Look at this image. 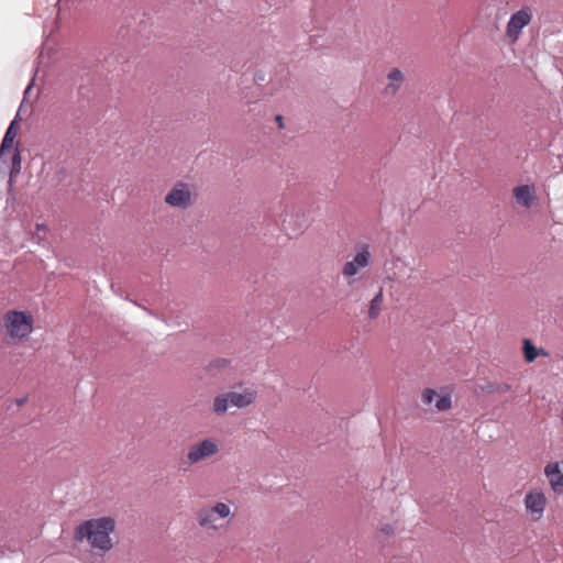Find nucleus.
I'll use <instances>...</instances> for the list:
<instances>
[{"instance_id":"21","label":"nucleus","mask_w":563,"mask_h":563,"mask_svg":"<svg viewBox=\"0 0 563 563\" xmlns=\"http://www.w3.org/2000/svg\"><path fill=\"white\" fill-rule=\"evenodd\" d=\"M58 29V25L57 23H54L53 27L49 31V35L45 38L44 43H43V51H51L52 49V46H51V43L52 44H55L53 41L49 40V36L54 33L55 30Z\"/></svg>"},{"instance_id":"3","label":"nucleus","mask_w":563,"mask_h":563,"mask_svg":"<svg viewBox=\"0 0 563 563\" xmlns=\"http://www.w3.org/2000/svg\"><path fill=\"white\" fill-rule=\"evenodd\" d=\"M219 452V443L213 438H205L189 445L187 453L181 460L184 465H194L206 461Z\"/></svg>"},{"instance_id":"6","label":"nucleus","mask_w":563,"mask_h":563,"mask_svg":"<svg viewBox=\"0 0 563 563\" xmlns=\"http://www.w3.org/2000/svg\"><path fill=\"white\" fill-rule=\"evenodd\" d=\"M372 254L367 244L356 246V254L351 261H347L342 267V275L352 285L353 277L363 268L371 264Z\"/></svg>"},{"instance_id":"9","label":"nucleus","mask_w":563,"mask_h":563,"mask_svg":"<svg viewBox=\"0 0 563 563\" xmlns=\"http://www.w3.org/2000/svg\"><path fill=\"white\" fill-rule=\"evenodd\" d=\"M527 511L531 515L533 520H539L547 506L545 495L539 489L528 492L523 499Z\"/></svg>"},{"instance_id":"15","label":"nucleus","mask_w":563,"mask_h":563,"mask_svg":"<svg viewBox=\"0 0 563 563\" xmlns=\"http://www.w3.org/2000/svg\"><path fill=\"white\" fill-rule=\"evenodd\" d=\"M404 75L398 68H393L387 74L388 85L384 89V93L387 96H394L397 93L404 82Z\"/></svg>"},{"instance_id":"11","label":"nucleus","mask_w":563,"mask_h":563,"mask_svg":"<svg viewBox=\"0 0 563 563\" xmlns=\"http://www.w3.org/2000/svg\"><path fill=\"white\" fill-rule=\"evenodd\" d=\"M544 475L547 476L551 489L555 494L563 493V461L550 462L544 467Z\"/></svg>"},{"instance_id":"5","label":"nucleus","mask_w":563,"mask_h":563,"mask_svg":"<svg viewBox=\"0 0 563 563\" xmlns=\"http://www.w3.org/2000/svg\"><path fill=\"white\" fill-rule=\"evenodd\" d=\"M35 86V71L33 73V75L31 76V79H30V82L29 85L26 86L25 90H24V97H23V100L18 109V112L14 117V119L11 121L9 128L7 129L5 131V134L3 136V140L1 142V145H0V165L1 164H7V161L3 159V156H4V153L7 150L11 148L13 146V142H14V139L18 134V129H19V121L22 120V113H23V109H24V103H25V100L27 98V96L30 95L32 88Z\"/></svg>"},{"instance_id":"12","label":"nucleus","mask_w":563,"mask_h":563,"mask_svg":"<svg viewBox=\"0 0 563 563\" xmlns=\"http://www.w3.org/2000/svg\"><path fill=\"white\" fill-rule=\"evenodd\" d=\"M512 195L518 205L529 209L537 201L536 188L532 185H520L512 189Z\"/></svg>"},{"instance_id":"25","label":"nucleus","mask_w":563,"mask_h":563,"mask_svg":"<svg viewBox=\"0 0 563 563\" xmlns=\"http://www.w3.org/2000/svg\"><path fill=\"white\" fill-rule=\"evenodd\" d=\"M276 121H277V123H279V128H283V117L276 115Z\"/></svg>"},{"instance_id":"19","label":"nucleus","mask_w":563,"mask_h":563,"mask_svg":"<svg viewBox=\"0 0 563 563\" xmlns=\"http://www.w3.org/2000/svg\"><path fill=\"white\" fill-rule=\"evenodd\" d=\"M230 365V361L224 357H216L209 362L206 366V371L211 375H216L217 373L228 368Z\"/></svg>"},{"instance_id":"17","label":"nucleus","mask_w":563,"mask_h":563,"mask_svg":"<svg viewBox=\"0 0 563 563\" xmlns=\"http://www.w3.org/2000/svg\"><path fill=\"white\" fill-rule=\"evenodd\" d=\"M523 353L527 362H533L539 355H548V353L540 349L538 350L529 339L523 340Z\"/></svg>"},{"instance_id":"4","label":"nucleus","mask_w":563,"mask_h":563,"mask_svg":"<svg viewBox=\"0 0 563 563\" xmlns=\"http://www.w3.org/2000/svg\"><path fill=\"white\" fill-rule=\"evenodd\" d=\"M4 325L11 338L23 339L33 330V317L31 313L11 310L4 314Z\"/></svg>"},{"instance_id":"22","label":"nucleus","mask_w":563,"mask_h":563,"mask_svg":"<svg viewBox=\"0 0 563 563\" xmlns=\"http://www.w3.org/2000/svg\"><path fill=\"white\" fill-rule=\"evenodd\" d=\"M26 400H27V398H26V397H21V398H18V399L15 400V404H16V406H19V407H20V406H23V405L26 402Z\"/></svg>"},{"instance_id":"24","label":"nucleus","mask_w":563,"mask_h":563,"mask_svg":"<svg viewBox=\"0 0 563 563\" xmlns=\"http://www.w3.org/2000/svg\"><path fill=\"white\" fill-rule=\"evenodd\" d=\"M391 563H409V561L400 558V559H395Z\"/></svg>"},{"instance_id":"14","label":"nucleus","mask_w":563,"mask_h":563,"mask_svg":"<svg viewBox=\"0 0 563 563\" xmlns=\"http://www.w3.org/2000/svg\"><path fill=\"white\" fill-rule=\"evenodd\" d=\"M421 400H422V402L424 405H428V406L431 405L435 400L434 407L439 411L448 410L452 406V400H451V396L450 395L439 396L437 394V391L434 389H431V388H427L422 393Z\"/></svg>"},{"instance_id":"18","label":"nucleus","mask_w":563,"mask_h":563,"mask_svg":"<svg viewBox=\"0 0 563 563\" xmlns=\"http://www.w3.org/2000/svg\"><path fill=\"white\" fill-rule=\"evenodd\" d=\"M231 407L228 393L218 395L213 399L212 409L217 415H223Z\"/></svg>"},{"instance_id":"8","label":"nucleus","mask_w":563,"mask_h":563,"mask_svg":"<svg viewBox=\"0 0 563 563\" xmlns=\"http://www.w3.org/2000/svg\"><path fill=\"white\" fill-rule=\"evenodd\" d=\"M165 202L172 207L186 209L191 205V191L188 184L177 183L166 195Z\"/></svg>"},{"instance_id":"2","label":"nucleus","mask_w":563,"mask_h":563,"mask_svg":"<svg viewBox=\"0 0 563 563\" xmlns=\"http://www.w3.org/2000/svg\"><path fill=\"white\" fill-rule=\"evenodd\" d=\"M233 516L231 506L228 503L218 501L216 504L203 505L198 508L195 517L198 526L207 531H219L224 528L221 522Z\"/></svg>"},{"instance_id":"10","label":"nucleus","mask_w":563,"mask_h":563,"mask_svg":"<svg viewBox=\"0 0 563 563\" xmlns=\"http://www.w3.org/2000/svg\"><path fill=\"white\" fill-rule=\"evenodd\" d=\"M531 16V10L529 8H522L512 13L507 24V35L512 41H516L521 30L530 23Z\"/></svg>"},{"instance_id":"16","label":"nucleus","mask_w":563,"mask_h":563,"mask_svg":"<svg viewBox=\"0 0 563 563\" xmlns=\"http://www.w3.org/2000/svg\"><path fill=\"white\" fill-rule=\"evenodd\" d=\"M383 301H384V294H383V289L380 288L369 302V307H368V318L369 319H376L380 314Z\"/></svg>"},{"instance_id":"20","label":"nucleus","mask_w":563,"mask_h":563,"mask_svg":"<svg viewBox=\"0 0 563 563\" xmlns=\"http://www.w3.org/2000/svg\"><path fill=\"white\" fill-rule=\"evenodd\" d=\"M21 170V154L18 148H15L12 155L11 168H10V179L9 184H12V180L15 175H18Z\"/></svg>"},{"instance_id":"1","label":"nucleus","mask_w":563,"mask_h":563,"mask_svg":"<svg viewBox=\"0 0 563 563\" xmlns=\"http://www.w3.org/2000/svg\"><path fill=\"white\" fill-rule=\"evenodd\" d=\"M115 526V520L109 516L84 520L75 528L74 540L87 542L91 549L107 553L113 548L111 534Z\"/></svg>"},{"instance_id":"23","label":"nucleus","mask_w":563,"mask_h":563,"mask_svg":"<svg viewBox=\"0 0 563 563\" xmlns=\"http://www.w3.org/2000/svg\"><path fill=\"white\" fill-rule=\"evenodd\" d=\"M382 531L386 534L393 533L394 529L390 526L382 528Z\"/></svg>"},{"instance_id":"7","label":"nucleus","mask_w":563,"mask_h":563,"mask_svg":"<svg viewBox=\"0 0 563 563\" xmlns=\"http://www.w3.org/2000/svg\"><path fill=\"white\" fill-rule=\"evenodd\" d=\"M309 217L305 211L299 209H285V217L283 219V229L288 234L298 235L309 227Z\"/></svg>"},{"instance_id":"13","label":"nucleus","mask_w":563,"mask_h":563,"mask_svg":"<svg viewBox=\"0 0 563 563\" xmlns=\"http://www.w3.org/2000/svg\"><path fill=\"white\" fill-rule=\"evenodd\" d=\"M228 396L231 407L245 408L254 402L256 399V391L251 388H243L240 391H228Z\"/></svg>"}]
</instances>
